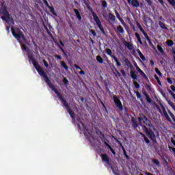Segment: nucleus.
<instances>
[{"mask_svg":"<svg viewBox=\"0 0 175 175\" xmlns=\"http://www.w3.org/2000/svg\"><path fill=\"white\" fill-rule=\"evenodd\" d=\"M28 58L29 61H31L35 69L37 70L40 76H42V77H43L48 87H49V88H51L52 91H54L55 94H56L59 100L62 102V103H63V106L66 109L72 120H75V118H76V114H75V112H73V111L70 109V106H69V104L68 103V102H66V100L64 98L62 94H61L60 92H58V90H57L55 86H54L53 83H51V81H50V79H49V77H47V75H46V72L43 70V68L40 67L39 63L36 62V59L33 57V56H32V55H28Z\"/></svg>","mask_w":175,"mask_h":175,"instance_id":"nucleus-1","label":"nucleus"},{"mask_svg":"<svg viewBox=\"0 0 175 175\" xmlns=\"http://www.w3.org/2000/svg\"><path fill=\"white\" fill-rule=\"evenodd\" d=\"M1 9H0V14H3L1 16L3 21H5L8 24L14 25V21L13 20V18L10 17V14H9L8 8H6V5H5V1L1 2Z\"/></svg>","mask_w":175,"mask_h":175,"instance_id":"nucleus-2","label":"nucleus"},{"mask_svg":"<svg viewBox=\"0 0 175 175\" xmlns=\"http://www.w3.org/2000/svg\"><path fill=\"white\" fill-rule=\"evenodd\" d=\"M11 32L13 35V36L15 37V39L18 40L20 43H21V39L23 40V42H27V38L24 36V33L19 28H14L12 27L11 28Z\"/></svg>","mask_w":175,"mask_h":175,"instance_id":"nucleus-3","label":"nucleus"},{"mask_svg":"<svg viewBox=\"0 0 175 175\" xmlns=\"http://www.w3.org/2000/svg\"><path fill=\"white\" fill-rule=\"evenodd\" d=\"M142 129L144 132L146 133V136L152 141V143L155 144L157 143V136H155V133L151 129L147 128L146 126H142Z\"/></svg>","mask_w":175,"mask_h":175,"instance_id":"nucleus-4","label":"nucleus"},{"mask_svg":"<svg viewBox=\"0 0 175 175\" xmlns=\"http://www.w3.org/2000/svg\"><path fill=\"white\" fill-rule=\"evenodd\" d=\"M93 18L97 25V27H98L100 31L102 32V33H103L104 35H106V31H105V29H103V26H102V22H100V19H99V17L98 16V15H96V14H95V12H92Z\"/></svg>","mask_w":175,"mask_h":175,"instance_id":"nucleus-5","label":"nucleus"},{"mask_svg":"<svg viewBox=\"0 0 175 175\" xmlns=\"http://www.w3.org/2000/svg\"><path fill=\"white\" fill-rule=\"evenodd\" d=\"M138 120L139 122H142V121H143L144 124L148 128H154V126H152V123H151V120H148V118H147V117L143 113L139 114Z\"/></svg>","mask_w":175,"mask_h":175,"instance_id":"nucleus-6","label":"nucleus"},{"mask_svg":"<svg viewBox=\"0 0 175 175\" xmlns=\"http://www.w3.org/2000/svg\"><path fill=\"white\" fill-rule=\"evenodd\" d=\"M100 158H101L103 162H105V163H106L107 165H109V167H110V169H111L113 173H114V167H113L111 163H110V158L109 157V156L107 154H102L100 155Z\"/></svg>","mask_w":175,"mask_h":175,"instance_id":"nucleus-7","label":"nucleus"},{"mask_svg":"<svg viewBox=\"0 0 175 175\" xmlns=\"http://www.w3.org/2000/svg\"><path fill=\"white\" fill-rule=\"evenodd\" d=\"M113 100L117 109H118L120 111H122L124 110L122 103L121 102V100L119 99L118 96H117V95H113Z\"/></svg>","mask_w":175,"mask_h":175,"instance_id":"nucleus-8","label":"nucleus"},{"mask_svg":"<svg viewBox=\"0 0 175 175\" xmlns=\"http://www.w3.org/2000/svg\"><path fill=\"white\" fill-rule=\"evenodd\" d=\"M106 53L108 55H109V57H111L113 58V59H114L117 67L120 68V66H121V62H120V61H118V59H117V57H116V55H113V51H111V49H107Z\"/></svg>","mask_w":175,"mask_h":175,"instance_id":"nucleus-9","label":"nucleus"},{"mask_svg":"<svg viewBox=\"0 0 175 175\" xmlns=\"http://www.w3.org/2000/svg\"><path fill=\"white\" fill-rule=\"evenodd\" d=\"M100 135L101 136V137H100V139H101L102 142H103V143L106 146V147H107V148H109V150L112 149L113 148H111V146H110L109 144V143H107V139L105 137V134H103V133H102V131H100Z\"/></svg>","mask_w":175,"mask_h":175,"instance_id":"nucleus-10","label":"nucleus"},{"mask_svg":"<svg viewBox=\"0 0 175 175\" xmlns=\"http://www.w3.org/2000/svg\"><path fill=\"white\" fill-rule=\"evenodd\" d=\"M135 66L137 72H139L141 74V76H142V77H144L145 80L148 81V77H147V75H146V73H144V72H143V70H142V69L139 68V66H137V64L135 63Z\"/></svg>","mask_w":175,"mask_h":175,"instance_id":"nucleus-11","label":"nucleus"},{"mask_svg":"<svg viewBox=\"0 0 175 175\" xmlns=\"http://www.w3.org/2000/svg\"><path fill=\"white\" fill-rule=\"evenodd\" d=\"M161 107L163 110V113L164 116L165 117V119L167 120V121H168L169 122H172V119L170 118V117L167 114V112L166 111V109H165V107L162 104H161Z\"/></svg>","mask_w":175,"mask_h":175,"instance_id":"nucleus-12","label":"nucleus"},{"mask_svg":"<svg viewBox=\"0 0 175 175\" xmlns=\"http://www.w3.org/2000/svg\"><path fill=\"white\" fill-rule=\"evenodd\" d=\"M128 3H131L133 8H139L140 3L137 0H127Z\"/></svg>","mask_w":175,"mask_h":175,"instance_id":"nucleus-13","label":"nucleus"},{"mask_svg":"<svg viewBox=\"0 0 175 175\" xmlns=\"http://www.w3.org/2000/svg\"><path fill=\"white\" fill-rule=\"evenodd\" d=\"M123 61L128 68H129L130 69H133V66L132 65V63H131L129 59H128V58L124 57Z\"/></svg>","mask_w":175,"mask_h":175,"instance_id":"nucleus-14","label":"nucleus"},{"mask_svg":"<svg viewBox=\"0 0 175 175\" xmlns=\"http://www.w3.org/2000/svg\"><path fill=\"white\" fill-rule=\"evenodd\" d=\"M81 125L83 126V132H88L89 136H91V131H90L85 125H84V123L83 122H80Z\"/></svg>","mask_w":175,"mask_h":175,"instance_id":"nucleus-15","label":"nucleus"},{"mask_svg":"<svg viewBox=\"0 0 175 175\" xmlns=\"http://www.w3.org/2000/svg\"><path fill=\"white\" fill-rule=\"evenodd\" d=\"M116 33H124V27L121 25L117 27V29L115 30Z\"/></svg>","mask_w":175,"mask_h":175,"instance_id":"nucleus-16","label":"nucleus"},{"mask_svg":"<svg viewBox=\"0 0 175 175\" xmlns=\"http://www.w3.org/2000/svg\"><path fill=\"white\" fill-rule=\"evenodd\" d=\"M131 77L134 80V81H136L137 80V75H136V72L134 71H131L130 72Z\"/></svg>","mask_w":175,"mask_h":175,"instance_id":"nucleus-17","label":"nucleus"},{"mask_svg":"<svg viewBox=\"0 0 175 175\" xmlns=\"http://www.w3.org/2000/svg\"><path fill=\"white\" fill-rule=\"evenodd\" d=\"M74 12L77 16V18L79 21H81V15H80V12H79V10L77 9H74Z\"/></svg>","mask_w":175,"mask_h":175,"instance_id":"nucleus-18","label":"nucleus"},{"mask_svg":"<svg viewBox=\"0 0 175 175\" xmlns=\"http://www.w3.org/2000/svg\"><path fill=\"white\" fill-rule=\"evenodd\" d=\"M135 36L139 44H143V41H142V38H140V35L139 34V33H135Z\"/></svg>","mask_w":175,"mask_h":175,"instance_id":"nucleus-19","label":"nucleus"},{"mask_svg":"<svg viewBox=\"0 0 175 175\" xmlns=\"http://www.w3.org/2000/svg\"><path fill=\"white\" fill-rule=\"evenodd\" d=\"M163 165L165 167H166V169L168 172H170V170H172V168H170V167L169 166V163L167 162V161L166 159H164Z\"/></svg>","mask_w":175,"mask_h":175,"instance_id":"nucleus-20","label":"nucleus"},{"mask_svg":"<svg viewBox=\"0 0 175 175\" xmlns=\"http://www.w3.org/2000/svg\"><path fill=\"white\" fill-rule=\"evenodd\" d=\"M124 45L126 46V47H127V49H129V50H133V44H132L131 43L125 42Z\"/></svg>","mask_w":175,"mask_h":175,"instance_id":"nucleus-21","label":"nucleus"},{"mask_svg":"<svg viewBox=\"0 0 175 175\" xmlns=\"http://www.w3.org/2000/svg\"><path fill=\"white\" fill-rule=\"evenodd\" d=\"M159 25L161 29H167V27H166V25H165V23H163L161 21H159Z\"/></svg>","mask_w":175,"mask_h":175,"instance_id":"nucleus-22","label":"nucleus"},{"mask_svg":"<svg viewBox=\"0 0 175 175\" xmlns=\"http://www.w3.org/2000/svg\"><path fill=\"white\" fill-rule=\"evenodd\" d=\"M137 51L138 55H139L141 59H142V61H146V57H144V55H143L142 51H140V50H137Z\"/></svg>","mask_w":175,"mask_h":175,"instance_id":"nucleus-23","label":"nucleus"},{"mask_svg":"<svg viewBox=\"0 0 175 175\" xmlns=\"http://www.w3.org/2000/svg\"><path fill=\"white\" fill-rule=\"evenodd\" d=\"M48 9H49L51 13H52V14H53V16H57V13H55V10H54V7L49 5V7H48Z\"/></svg>","mask_w":175,"mask_h":175,"instance_id":"nucleus-24","label":"nucleus"},{"mask_svg":"<svg viewBox=\"0 0 175 175\" xmlns=\"http://www.w3.org/2000/svg\"><path fill=\"white\" fill-rule=\"evenodd\" d=\"M131 121L133 122V128H137V126H139V124H137V122H136V120L134 119V118H131Z\"/></svg>","mask_w":175,"mask_h":175,"instance_id":"nucleus-25","label":"nucleus"},{"mask_svg":"<svg viewBox=\"0 0 175 175\" xmlns=\"http://www.w3.org/2000/svg\"><path fill=\"white\" fill-rule=\"evenodd\" d=\"M152 162L157 166H161V163H159V161L158 159H152Z\"/></svg>","mask_w":175,"mask_h":175,"instance_id":"nucleus-26","label":"nucleus"},{"mask_svg":"<svg viewBox=\"0 0 175 175\" xmlns=\"http://www.w3.org/2000/svg\"><path fill=\"white\" fill-rule=\"evenodd\" d=\"M166 44L167 46H168L169 47H172V46H173V44H174V42H173V40H168L166 42Z\"/></svg>","mask_w":175,"mask_h":175,"instance_id":"nucleus-27","label":"nucleus"},{"mask_svg":"<svg viewBox=\"0 0 175 175\" xmlns=\"http://www.w3.org/2000/svg\"><path fill=\"white\" fill-rule=\"evenodd\" d=\"M157 49L161 54H165V51H163V49L161 45H157Z\"/></svg>","mask_w":175,"mask_h":175,"instance_id":"nucleus-28","label":"nucleus"},{"mask_svg":"<svg viewBox=\"0 0 175 175\" xmlns=\"http://www.w3.org/2000/svg\"><path fill=\"white\" fill-rule=\"evenodd\" d=\"M169 114L170 116V117L172 118L173 121L174 123H172L173 126H175V116H174V114H173V113L169 111Z\"/></svg>","mask_w":175,"mask_h":175,"instance_id":"nucleus-29","label":"nucleus"},{"mask_svg":"<svg viewBox=\"0 0 175 175\" xmlns=\"http://www.w3.org/2000/svg\"><path fill=\"white\" fill-rule=\"evenodd\" d=\"M108 16L111 21H116V16L113 15V14L109 13Z\"/></svg>","mask_w":175,"mask_h":175,"instance_id":"nucleus-30","label":"nucleus"},{"mask_svg":"<svg viewBox=\"0 0 175 175\" xmlns=\"http://www.w3.org/2000/svg\"><path fill=\"white\" fill-rule=\"evenodd\" d=\"M61 65L64 68H65L66 70H68V69H69V67H68V66L66 65V63H65V62H64V61L61 62Z\"/></svg>","mask_w":175,"mask_h":175,"instance_id":"nucleus-31","label":"nucleus"},{"mask_svg":"<svg viewBox=\"0 0 175 175\" xmlns=\"http://www.w3.org/2000/svg\"><path fill=\"white\" fill-rule=\"evenodd\" d=\"M115 14H116L117 18L119 20V21H122V18H121V16H120V14L116 10H115Z\"/></svg>","mask_w":175,"mask_h":175,"instance_id":"nucleus-32","label":"nucleus"},{"mask_svg":"<svg viewBox=\"0 0 175 175\" xmlns=\"http://www.w3.org/2000/svg\"><path fill=\"white\" fill-rule=\"evenodd\" d=\"M101 5H102L103 9H106V8H107V2L105 0H103L101 1Z\"/></svg>","mask_w":175,"mask_h":175,"instance_id":"nucleus-33","label":"nucleus"},{"mask_svg":"<svg viewBox=\"0 0 175 175\" xmlns=\"http://www.w3.org/2000/svg\"><path fill=\"white\" fill-rule=\"evenodd\" d=\"M154 79L157 81L159 85H162V83H161V80L157 75H154Z\"/></svg>","mask_w":175,"mask_h":175,"instance_id":"nucleus-34","label":"nucleus"},{"mask_svg":"<svg viewBox=\"0 0 175 175\" xmlns=\"http://www.w3.org/2000/svg\"><path fill=\"white\" fill-rule=\"evenodd\" d=\"M154 71L156 72V73L160 77H162V76H163L162 75V72H161V71H159V69H158V68H154Z\"/></svg>","mask_w":175,"mask_h":175,"instance_id":"nucleus-35","label":"nucleus"},{"mask_svg":"<svg viewBox=\"0 0 175 175\" xmlns=\"http://www.w3.org/2000/svg\"><path fill=\"white\" fill-rule=\"evenodd\" d=\"M144 140L146 144H150V139L146 136V135H143Z\"/></svg>","mask_w":175,"mask_h":175,"instance_id":"nucleus-36","label":"nucleus"},{"mask_svg":"<svg viewBox=\"0 0 175 175\" xmlns=\"http://www.w3.org/2000/svg\"><path fill=\"white\" fill-rule=\"evenodd\" d=\"M96 60L99 62V64H103V59L100 55L96 57Z\"/></svg>","mask_w":175,"mask_h":175,"instance_id":"nucleus-37","label":"nucleus"},{"mask_svg":"<svg viewBox=\"0 0 175 175\" xmlns=\"http://www.w3.org/2000/svg\"><path fill=\"white\" fill-rule=\"evenodd\" d=\"M22 49L23 51H26L27 53H28L29 51V49L28 47H27V46L25 44H23L22 46Z\"/></svg>","mask_w":175,"mask_h":175,"instance_id":"nucleus-38","label":"nucleus"},{"mask_svg":"<svg viewBox=\"0 0 175 175\" xmlns=\"http://www.w3.org/2000/svg\"><path fill=\"white\" fill-rule=\"evenodd\" d=\"M168 148H169V150H170V151L171 152H173V153H174V157H175V148H173V147H172V146H168Z\"/></svg>","mask_w":175,"mask_h":175,"instance_id":"nucleus-39","label":"nucleus"},{"mask_svg":"<svg viewBox=\"0 0 175 175\" xmlns=\"http://www.w3.org/2000/svg\"><path fill=\"white\" fill-rule=\"evenodd\" d=\"M170 5H172L174 8H175V0H167Z\"/></svg>","mask_w":175,"mask_h":175,"instance_id":"nucleus-40","label":"nucleus"},{"mask_svg":"<svg viewBox=\"0 0 175 175\" xmlns=\"http://www.w3.org/2000/svg\"><path fill=\"white\" fill-rule=\"evenodd\" d=\"M63 83L64 84H65V85H67L69 84V81L68 80V79H66V77H64L63 79Z\"/></svg>","mask_w":175,"mask_h":175,"instance_id":"nucleus-41","label":"nucleus"},{"mask_svg":"<svg viewBox=\"0 0 175 175\" xmlns=\"http://www.w3.org/2000/svg\"><path fill=\"white\" fill-rule=\"evenodd\" d=\"M146 102H148V103H152V100H151V98H150V96H146Z\"/></svg>","mask_w":175,"mask_h":175,"instance_id":"nucleus-42","label":"nucleus"},{"mask_svg":"<svg viewBox=\"0 0 175 175\" xmlns=\"http://www.w3.org/2000/svg\"><path fill=\"white\" fill-rule=\"evenodd\" d=\"M133 84H134L135 88H140V85H139V83H137V81H135L133 82Z\"/></svg>","mask_w":175,"mask_h":175,"instance_id":"nucleus-43","label":"nucleus"},{"mask_svg":"<svg viewBox=\"0 0 175 175\" xmlns=\"http://www.w3.org/2000/svg\"><path fill=\"white\" fill-rule=\"evenodd\" d=\"M42 62H43V64H44L45 68H49V63H47V61H46V59H44L42 60Z\"/></svg>","mask_w":175,"mask_h":175,"instance_id":"nucleus-44","label":"nucleus"},{"mask_svg":"<svg viewBox=\"0 0 175 175\" xmlns=\"http://www.w3.org/2000/svg\"><path fill=\"white\" fill-rule=\"evenodd\" d=\"M59 49L62 51V53L65 55V57H68V54H66V52H65V50H64V48H62V46H59Z\"/></svg>","mask_w":175,"mask_h":175,"instance_id":"nucleus-45","label":"nucleus"},{"mask_svg":"<svg viewBox=\"0 0 175 175\" xmlns=\"http://www.w3.org/2000/svg\"><path fill=\"white\" fill-rule=\"evenodd\" d=\"M167 83H169V84H173V81H172V78H170V77H167Z\"/></svg>","mask_w":175,"mask_h":175,"instance_id":"nucleus-46","label":"nucleus"},{"mask_svg":"<svg viewBox=\"0 0 175 175\" xmlns=\"http://www.w3.org/2000/svg\"><path fill=\"white\" fill-rule=\"evenodd\" d=\"M146 89L147 90V91H151V86L149 84H146Z\"/></svg>","mask_w":175,"mask_h":175,"instance_id":"nucleus-47","label":"nucleus"},{"mask_svg":"<svg viewBox=\"0 0 175 175\" xmlns=\"http://www.w3.org/2000/svg\"><path fill=\"white\" fill-rule=\"evenodd\" d=\"M90 32L93 35V36H96V32H95V31L90 29Z\"/></svg>","mask_w":175,"mask_h":175,"instance_id":"nucleus-48","label":"nucleus"},{"mask_svg":"<svg viewBox=\"0 0 175 175\" xmlns=\"http://www.w3.org/2000/svg\"><path fill=\"white\" fill-rule=\"evenodd\" d=\"M43 2L46 8H49L50 5H49V2H47V0H43Z\"/></svg>","mask_w":175,"mask_h":175,"instance_id":"nucleus-49","label":"nucleus"},{"mask_svg":"<svg viewBox=\"0 0 175 175\" xmlns=\"http://www.w3.org/2000/svg\"><path fill=\"white\" fill-rule=\"evenodd\" d=\"M136 96H137V98L138 99H141L142 98V94H140V93L139 92H136Z\"/></svg>","mask_w":175,"mask_h":175,"instance_id":"nucleus-50","label":"nucleus"},{"mask_svg":"<svg viewBox=\"0 0 175 175\" xmlns=\"http://www.w3.org/2000/svg\"><path fill=\"white\" fill-rule=\"evenodd\" d=\"M122 150L123 151V154L124 156H126L127 154H126V150H125V148H124L123 146H122Z\"/></svg>","mask_w":175,"mask_h":175,"instance_id":"nucleus-51","label":"nucleus"},{"mask_svg":"<svg viewBox=\"0 0 175 175\" xmlns=\"http://www.w3.org/2000/svg\"><path fill=\"white\" fill-rule=\"evenodd\" d=\"M55 58H57V59H62V57L58 55H55Z\"/></svg>","mask_w":175,"mask_h":175,"instance_id":"nucleus-52","label":"nucleus"},{"mask_svg":"<svg viewBox=\"0 0 175 175\" xmlns=\"http://www.w3.org/2000/svg\"><path fill=\"white\" fill-rule=\"evenodd\" d=\"M115 69V72H116V74L118 75V76H119V77L121 76V74L120 73V72L118 71V70H117V68H114Z\"/></svg>","mask_w":175,"mask_h":175,"instance_id":"nucleus-53","label":"nucleus"},{"mask_svg":"<svg viewBox=\"0 0 175 175\" xmlns=\"http://www.w3.org/2000/svg\"><path fill=\"white\" fill-rule=\"evenodd\" d=\"M150 46H151V47H153V49H155V47L154 46V44H152V42H151V40L148 41Z\"/></svg>","mask_w":175,"mask_h":175,"instance_id":"nucleus-54","label":"nucleus"},{"mask_svg":"<svg viewBox=\"0 0 175 175\" xmlns=\"http://www.w3.org/2000/svg\"><path fill=\"white\" fill-rule=\"evenodd\" d=\"M147 3H148L149 6H151L152 5V1L151 0H146Z\"/></svg>","mask_w":175,"mask_h":175,"instance_id":"nucleus-55","label":"nucleus"},{"mask_svg":"<svg viewBox=\"0 0 175 175\" xmlns=\"http://www.w3.org/2000/svg\"><path fill=\"white\" fill-rule=\"evenodd\" d=\"M74 68H76V69H79V70H81V68L77 64H75Z\"/></svg>","mask_w":175,"mask_h":175,"instance_id":"nucleus-56","label":"nucleus"},{"mask_svg":"<svg viewBox=\"0 0 175 175\" xmlns=\"http://www.w3.org/2000/svg\"><path fill=\"white\" fill-rule=\"evenodd\" d=\"M136 24H137V28L139 29V28H142V25H140V23H139V22H136Z\"/></svg>","mask_w":175,"mask_h":175,"instance_id":"nucleus-57","label":"nucleus"},{"mask_svg":"<svg viewBox=\"0 0 175 175\" xmlns=\"http://www.w3.org/2000/svg\"><path fill=\"white\" fill-rule=\"evenodd\" d=\"M120 72H121L122 76H124V77H125V76H126V74L125 73V70H121Z\"/></svg>","mask_w":175,"mask_h":175,"instance_id":"nucleus-58","label":"nucleus"},{"mask_svg":"<svg viewBox=\"0 0 175 175\" xmlns=\"http://www.w3.org/2000/svg\"><path fill=\"white\" fill-rule=\"evenodd\" d=\"M111 152H112L113 155H116V150L113 149V148L111 149H110Z\"/></svg>","mask_w":175,"mask_h":175,"instance_id":"nucleus-59","label":"nucleus"},{"mask_svg":"<svg viewBox=\"0 0 175 175\" xmlns=\"http://www.w3.org/2000/svg\"><path fill=\"white\" fill-rule=\"evenodd\" d=\"M150 64L151 66H155V64L154 63L153 60H150Z\"/></svg>","mask_w":175,"mask_h":175,"instance_id":"nucleus-60","label":"nucleus"},{"mask_svg":"<svg viewBox=\"0 0 175 175\" xmlns=\"http://www.w3.org/2000/svg\"><path fill=\"white\" fill-rule=\"evenodd\" d=\"M170 88H171L172 91L175 92V86L174 85H171Z\"/></svg>","mask_w":175,"mask_h":175,"instance_id":"nucleus-61","label":"nucleus"},{"mask_svg":"<svg viewBox=\"0 0 175 175\" xmlns=\"http://www.w3.org/2000/svg\"><path fill=\"white\" fill-rule=\"evenodd\" d=\"M172 53L173 54V57H175V48H173L172 50Z\"/></svg>","mask_w":175,"mask_h":175,"instance_id":"nucleus-62","label":"nucleus"},{"mask_svg":"<svg viewBox=\"0 0 175 175\" xmlns=\"http://www.w3.org/2000/svg\"><path fill=\"white\" fill-rule=\"evenodd\" d=\"M171 142H172V144H174V146H175V140H174V139L172 138V139H171Z\"/></svg>","mask_w":175,"mask_h":175,"instance_id":"nucleus-63","label":"nucleus"},{"mask_svg":"<svg viewBox=\"0 0 175 175\" xmlns=\"http://www.w3.org/2000/svg\"><path fill=\"white\" fill-rule=\"evenodd\" d=\"M145 175H154V174H151V172H145Z\"/></svg>","mask_w":175,"mask_h":175,"instance_id":"nucleus-64","label":"nucleus"}]
</instances>
